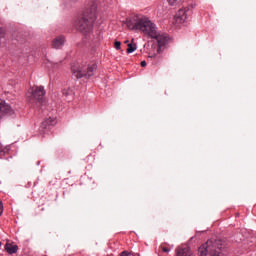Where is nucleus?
Wrapping results in <instances>:
<instances>
[{
    "instance_id": "obj_17",
    "label": "nucleus",
    "mask_w": 256,
    "mask_h": 256,
    "mask_svg": "<svg viewBox=\"0 0 256 256\" xmlns=\"http://www.w3.org/2000/svg\"><path fill=\"white\" fill-rule=\"evenodd\" d=\"M3 37H5V30L0 27V39H3Z\"/></svg>"
},
{
    "instance_id": "obj_5",
    "label": "nucleus",
    "mask_w": 256,
    "mask_h": 256,
    "mask_svg": "<svg viewBox=\"0 0 256 256\" xmlns=\"http://www.w3.org/2000/svg\"><path fill=\"white\" fill-rule=\"evenodd\" d=\"M27 98L29 103H39V105H42L45 99V88L42 86H33L29 90Z\"/></svg>"
},
{
    "instance_id": "obj_19",
    "label": "nucleus",
    "mask_w": 256,
    "mask_h": 256,
    "mask_svg": "<svg viewBox=\"0 0 256 256\" xmlns=\"http://www.w3.org/2000/svg\"><path fill=\"white\" fill-rule=\"evenodd\" d=\"M141 67H147V62L146 61H142L141 62Z\"/></svg>"
},
{
    "instance_id": "obj_15",
    "label": "nucleus",
    "mask_w": 256,
    "mask_h": 256,
    "mask_svg": "<svg viewBox=\"0 0 256 256\" xmlns=\"http://www.w3.org/2000/svg\"><path fill=\"white\" fill-rule=\"evenodd\" d=\"M159 249H161L163 253H169V251H171V249L165 247L164 245H160Z\"/></svg>"
},
{
    "instance_id": "obj_14",
    "label": "nucleus",
    "mask_w": 256,
    "mask_h": 256,
    "mask_svg": "<svg viewBox=\"0 0 256 256\" xmlns=\"http://www.w3.org/2000/svg\"><path fill=\"white\" fill-rule=\"evenodd\" d=\"M181 0H167V2L169 3V5L174 6V5H179V2Z\"/></svg>"
},
{
    "instance_id": "obj_20",
    "label": "nucleus",
    "mask_w": 256,
    "mask_h": 256,
    "mask_svg": "<svg viewBox=\"0 0 256 256\" xmlns=\"http://www.w3.org/2000/svg\"><path fill=\"white\" fill-rule=\"evenodd\" d=\"M62 93L63 95H69V90H63Z\"/></svg>"
},
{
    "instance_id": "obj_22",
    "label": "nucleus",
    "mask_w": 256,
    "mask_h": 256,
    "mask_svg": "<svg viewBox=\"0 0 256 256\" xmlns=\"http://www.w3.org/2000/svg\"><path fill=\"white\" fill-rule=\"evenodd\" d=\"M0 246H1V242H0Z\"/></svg>"
},
{
    "instance_id": "obj_2",
    "label": "nucleus",
    "mask_w": 256,
    "mask_h": 256,
    "mask_svg": "<svg viewBox=\"0 0 256 256\" xmlns=\"http://www.w3.org/2000/svg\"><path fill=\"white\" fill-rule=\"evenodd\" d=\"M97 19L95 10L87 11L82 16H79L74 23V27L81 33H91L93 30V23Z\"/></svg>"
},
{
    "instance_id": "obj_3",
    "label": "nucleus",
    "mask_w": 256,
    "mask_h": 256,
    "mask_svg": "<svg viewBox=\"0 0 256 256\" xmlns=\"http://www.w3.org/2000/svg\"><path fill=\"white\" fill-rule=\"evenodd\" d=\"M97 71V64L93 63L87 65L85 61H78L72 64L71 72L76 79H83V77H93Z\"/></svg>"
},
{
    "instance_id": "obj_11",
    "label": "nucleus",
    "mask_w": 256,
    "mask_h": 256,
    "mask_svg": "<svg viewBox=\"0 0 256 256\" xmlns=\"http://www.w3.org/2000/svg\"><path fill=\"white\" fill-rule=\"evenodd\" d=\"M55 123H57L55 118L49 117L44 122H42L41 127H42V129H47L48 127L55 125Z\"/></svg>"
},
{
    "instance_id": "obj_9",
    "label": "nucleus",
    "mask_w": 256,
    "mask_h": 256,
    "mask_svg": "<svg viewBox=\"0 0 256 256\" xmlns=\"http://www.w3.org/2000/svg\"><path fill=\"white\" fill-rule=\"evenodd\" d=\"M63 45H65V37L64 36H58L52 42V46L54 47V49H61V47H63Z\"/></svg>"
},
{
    "instance_id": "obj_6",
    "label": "nucleus",
    "mask_w": 256,
    "mask_h": 256,
    "mask_svg": "<svg viewBox=\"0 0 256 256\" xmlns=\"http://www.w3.org/2000/svg\"><path fill=\"white\" fill-rule=\"evenodd\" d=\"M151 39H156V41L158 42V46L154 47V50L156 52L148 53V59H155V60L161 59V56L159 55V48L167 44V37L159 34V31H158L156 34V37H152Z\"/></svg>"
},
{
    "instance_id": "obj_10",
    "label": "nucleus",
    "mask_w": 256,
    "mask_h": 256,
    "mask_svg": "<svg viewBox=\"0 0 256 256\" xmlns=\"http://www.w3.org/2000/svg\"><path fill=\"white\" fill-rule=\"evenodd\" d=\"M5 251H7V253H9V255H13L17 251H19V246L13 245L11 243H6L5 244Z\"/></svg>"
},
{
    "instance_id": "obj_8",
    "label": "nucleus",
    "mask_w": 256,
    "mask_h": 256,
    "mask_svg": "<svg viewBox=\"0 0 256 256\" xmlns=\"http://www.w3.org/2000/svg\"><path fill=\"white\" fill-rule=\"evenodd\" d=\"M0 113H4L5 115H13V108L7 102L0 99Z\"/></svg>"
},
{
    "instance_id": "obj_1",
    "label": "nucleus",
    "mask_w": 256,
    "mask_h": 256,
    "mask_svg": "<svg viewBox=\"0 0 256 256\" xmlns=\"http://www.w3.org/2000/svg\"><path fill=\"white\" fill-rule=\"evenodd\" d=\"M128 29L131 31H140L146 37H157V24L152 22L151 19L143 15H134L126 21Z\"/></svg>"
},
{
    "instance_id": "obj_4",
    "label": "nucleus",
    "mask_w": 256,
    "mask_h": 256,
    "mask_svg": "<svg viewBox=\"0 0 256 256\" xmlns=\"http://www.w3.org/2000/svg\"><path fill=\"white\" fill-rule=\"evenodd\" d=\"M223 241L210 239L199 247L200 256H223Z\"/></svg>"
},
{
    "instance_id": "obj_18",
    "label": "nucleus",
    "mask_w": 256,
    "mask_h": 256,
    "mask_svg": "<svg viewBox=\"0 0 256 256\" xmlns=\"http://www.w3.org/2000/svg\"><path fill=\"white\" fill-rule=\"evenodd\" d=\"M120 256H131V253H129L127 251H123V252H121Z\"/></svg>"
},
{
    "instance_id": "obj_16",
    "label": "nucleus",
    "mask_w": 256,
    "mask_h": 256,
    "mask_svg": "<svg viewBox=\"0 0 256 256\" xmlns=\"http://www.w3.org/2000/svg\"><path fill=\"white\" fill-rule=\"evenodd\" d=\"M114 47H115V49H117V51H119V49H121V42L116 41V42L114 43Z\"/></svg>"
},
{
    "instance_id": "obj_12",
    "label": "nucleus",
    "mask_w": 256,
    "mask_h": 256,
    "mask_svg": "<svg viewBox=\"0 0 256 256\" xmlns=\"http://www.w3.org/2000/svg\"><path fill=\"white\" fill-rule=\"evenodd\" d=\"M176 256H191L189 248H178L176 249Z\"/></svg>"
},
{
    "instance_id": "obj_7",
    "label": "nucleus",
    "mask_w": 256,
    "mask_h": 256,
    "mask_svg": "<svg viewBox=\"0 0 256 256\" xmlns=\"http://www.w3.org/2000/svg\"><path fill=\"white\" fill-rule=\"evenodd\" d=\"M191 15V10L187 7L179 9L174 17V24H176L177 27L179 25H183L187 19H189V16Z\"/></svg>"
},
{
    "instance_id": "obj_21",
    "label": "nucleus",
    "mask_w": 256,
    "mask_h": 256,
    "mask_svg": "<svg viewBox=\"0 0 256 256\" xmlns=\"http://www.w3.org/2000/svg\"><path fill=\"white\" fill-rule=\"evenodd\" d=\"M125 43H129V40H126Z\"/></svg>"
},
{
    "instance_id": "obj_13",
    "label": "nucleus",
    "mask_w": 256,
    "mask_h": 256,
    "mask_svg": "<svg viewBox=\"0 0 256 256\" xmlns=\"http://www.w3.org/2000/svg\"><path fill=\"white\" fill-rule=\"evenodd\" d=\"M127 53L131 54L134 53V51H137V44L135 43H129L127 48Z\"/></svg>"
}]
</instances>
